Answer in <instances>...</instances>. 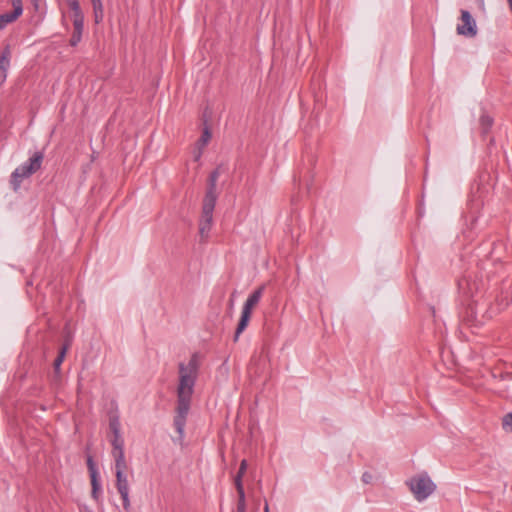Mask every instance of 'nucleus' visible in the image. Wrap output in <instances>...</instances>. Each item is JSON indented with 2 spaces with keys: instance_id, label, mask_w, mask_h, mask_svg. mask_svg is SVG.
<instances>
[{
  "instance_id": "nucleus-15",
  "label": "nucleus",
  "mask_w": 512,
  "mask_h": 512,
  "mask_svg": "<svg viewBox=\"0 0 512 512\" xmlns=\"http://www.w3.org/2000/svg\"><path fill=\"white\" fill-rule=\"evenodd\" d=\"M95 21L99 22L103 18V6L101 0H91Z\"/></svg>"
},
{
  "instance_id": "nucleus-28",
  "label": "nucleus",
  "mask_w": 512,
  "mask_h": 512,
  "mask_svg": "<svg viewBox=\"0 0 512 512\" xmlns=\"http://www.w3.org/2000/svg\"><path fill=\"white\" fill-rule=\"evenodd\" d=\"M246 511V501H238L236 512H245Z\"/></svg>"
},
{
  "instance_id": "nucleus-4",
  "label": "nucleus",
  "mask_w": 512,
  "mask_h": 512,
  "mask_svg": "<svg viewBox=\"0 0 512 512\" xmlns=\"http://www.w3.org/2000/svg\"><path fill=\"white\" fill-rule=\"evenodd\" d=\"M407 484L418 501L427 499L436 489V485L425 473L412 477Z\"/></svg>"
},
{
  "instance_id": "nucleus-31",
  "label": "nucleus",
  "mask_w": 512,
  "mask_h": 512,
  "mask_svg": "<svg viewBox=\"0 0 512 512\" xmlns=\"http://www.w3.org/2000/svg\"><path fill=\"white\" fill-rule=\"evenodd\" d=\"M100 488H101V487L92 488V493H91V494H92V497H93L94 499H96V500H97V499H98V497H99Z\"/></svg>"
},
{
  "instance_id": "nucleus-14",
  "label": "nucleus",
  "mask_w": 512,
  "mask_h": 512,
  "mask_svg": "<svg viewBox=\"0 0 512 512\" xmlns=\"http://www.w3.org/2000/svg\"><path fill=\"white\" fill-rule=\"evenodd\" d=\"M211 132H210V129L206 126L204 129H203V132H202V135L201 137L199 138V140L196 142V146L200 149H203L206 147V145L209 143V141L211 140Z\"/></svg>"
},
{
  "instance_id": "nucleus-20",
  "label": "nucleus",
  "mask_w": 512,
  "mask_h": 512,
  "mask_svg": "<svg viewBox=\"0 0 512 512\" xmlns=\"http://www.w3.org/2000/svg\"><path fill=\"white\" fill-rule=\"evenodd\" d=\"M246 469H247V461L246 460H242L241 463H240L239 471H238V473H237V475L235 476L234 479L242 480V477L245 474Z\"/></svg>"
},
{
  "instance_id": "nucleus-1",
  "label": "nucleus",
  "mask_w": 512,
  "mask_h": 512,
  "mask_svg": "<svg viewBox=\"0 0 512 512\" xmlns=\"http://www.w3.org/2000/svg\"><path fill=\"white\" fill-rule=\"evenodd\" d=\"M199 367L200 356L198 353H194L188 363L185 364L181 362L178 365L179 383L177 387V407L174 417V426L179 434L180 440L184 438L186 418L190 409Z\"/></svg>"
},
{
  "instance_id": "nucleus-9",
  "label": "nucleus",
  "mask_w": 512,
  "mask_h": 512,
  "mask_svg": "<svg viewBox=\"0 0 512 512\" xmlns=\"http://www.w3.org/2000/svg\"><path fill=\"white\" fill-rule=\"evenodd\" d=\"M112 456L115 461V474L125 473L127 469V463L125 460L124 451L122 452H112Z\"/></svg>"
},
{
  "instance_id": "nucleus-12",
  "label": "nucleus",
  "mask_w": 512,
  "mask_h": 512,
  "mask_svg": "<svg viewBox=\"0 0 512 512\" xmlns=\"http://www.w3.org/2000/svg\"><path fill=\"white\" fill-rule=\"evenodd\" d=\"M116 488L118 492L129 491V484L125 473L116 474Z\"/></svg>"
},
{
  "instance_id": "nucleus-13",
  "label": "nucleus",
  "mask_w": 512,
  "mask_h": 512,
  "mask_svg": "<svg viewBox=\"0 0 512 512\" xmlns=\"http://www.w3.org/2000/svg\"><path fill=\"white\" fill-rule=\"evenodd\" d=\"M69 346H70V343H69V341H67L64 344V346L61 348L59 355L57 356V358L54 361L53 366H54V370L56 373H58L60 371V366L65 358V355H66V352H67Z\"/></svg>"
},
{
  "instance_id": "nucleus-10",
  "label": "nucleus",
  "mask_w": 512,
  "mask_h": 512,
  "mask_svg": "<svg viewBox=\"0 0 512 512\" xmlns=\"http://www.w3.org/2000/svg\"><path fill=\"white\" fill-rule=\"evenodd\" d=\"M11 46L9 44L5 45L3 50L0 52V69L8 72V69L10 67V60H11Z\"/></svg>"
},
{
  "instance_id": "nucleus-11",
  "label": "nucleus",
  "mask_w": 512,
  "mask_h": 512,
  "mask_svg": "<svg viewBox=\"0 0 512 512\" xmlns=\"http://www.w3.org/2000/svg\"><path fill=\"white\" fill-rule=\"evenodd\" d=\"M110 443L113 447L112 452L124 451V441L121 436V432L112 433V436L110 437Z\"/></svg>"
},
{
  "instance_id": "nucleus-19",
  "label": "nucleus",
  "mask_w": 512,
  "mask_h": 512,
  "mask_svg": "<svg viewBox=\"0 0 512 512\" xmlns=\"http://www.w3.org/2000/svg\"><path fill=\"white\" fill-rule=\"evenodd\" d=\"M109 429H110L111 433L121 432L120 431V421L117 416H113L110 418Z\"/></svg>"
},
{
  "instance_id": "nucleus-18",
  "label": "nucleus",
  "mask_w": 512,
  "mask_h": 512,
  "mask_svg": "<svg viewBox=\"0 0 512 512\" xmlns=\"http://www.w3.org/2000/svg\"><path fill=\"white\" fill-rule=\"evenodd\" d=\"M69 9L73 12L74 16L80 17V4L77 0H67Z\"/></svg>"
},
{
  "instance_id": "nucleus-27",
  "label": "nucleus",
  "mask_w": 512,
  "mask_h": 512,
  "mask_svg": "<svg viewBox=\"0 0 512 512\" xmlns=\"http://www.w3.org/2000/svg\"><path fill=\"white\" fill-rule=\"evenodd\" d=\"M81 40V34H73L72 38L70 39V45L76 46Z\"/></svg>"
},
{
  "instance_id": "nucleus-33",
  "label": "nucleus",
  "mask_w": 512,
  "mask_h": 512,
  "mask_svg": "<svg viewBox=\"0 0 512 512\" xmlns=\"http://www.w3.org/2000/svg\"><path fill=\"white\" fill-rule=\"evenodd\" d=\"M264 512H269V507H268V504L265 503V506H264Z\"/></svg>"
},
{
  "instance_id": "nucleus-3",
  "label": "nucleus",
  "mask_w": 512,
  "mask_h": 512,
  "mask_svg": "<svg viewBox=\"0 0 512 512\" xmlns=\"http://www.w3.org/2000/svg\"><path fill=\"white\" fill-rule=\"evenodd\" d=\"M264 290H265L264 285L258 287L256 290L253 291V293H251L249 295V297L245 301L243 308H242L241 317H240L239 323H238L236 331H235L234 341L238 340L240 334L248 326V323L250 321V317L252 314V310L259 304V302L263 296Z\"/></svg>"
},
{
  "instance_id": "nucleus-21",
  "label": "nucleus",
  "mask_w": 512,
  "mask_h": 512,
  "mask_svg": "<svg viewBox=\"0 0 512 512\" xmlns=\"http://www.w3.org/2000/svg\"><path fill=\"white\" fill-rule=\"evenodd\" d=\"M122 501H123V508L125 510H128L130 508V499H129V491L126 492H119Z\"/></svg>"
},
{
  "instance_id": "nucleus-30",
  "label": "nucleus",
  "mask_w": 512,
  "mask_h": 512,
  "mask_svg": "<svg viewBox=\"0 0 512 512\" xmlns=\"http://www.w3.org/2000/svg\"><path fill=\"white\" fill-rule=\"evenodd\" d=\"M7 78V72L0 69V86L5 82Z\"/></svg>"
},
{
  "instance_id": "nucleus-32",
  "label": "nucleus",
  "mask_w": 512,
  "mask_h": 512,
  "mask_svg": "<svg viewBox=\"0 0 512 512\" xmlns=\"http://www.w3.org/2000/svg\"><path fill=\"white\" fill-rule=\"evenodd\" d=\"M507 2H508V5H509L510 10H511V12H512V0H507Z\"/></svg>"
},
{
  "instance_id": "nucleus-7",
  "label": "nucleus",
  "mask_w": 512,
  "mask_h": 512,
  "mask_svg": "<svg viewBox=\"0 0 512 512\" xmlns=\"http://www.w3.org/2000/svg\"><path fill=\"white\" fill-rule=\"evenodd\" d=\"M457 32H476V21L466 10H461L460 23L457 25Z\"/></svg>"
},
{
  "instance_id": "nucleus-5",
  "label": "nucleus",
  "mask_w": 512,
  "mask_h": 512,
  "mask_svg": "<svg viewBox=\"0 0 512 512\" xmlns=\"http://www.w3.org/2000/svg\"><path fill=\"white\" fill-rule=\"evenodd\" d=\"M215 204L216 203H213L210 200L203 201L202 216L199 223V233L203 240L207 239L211 230Z\"/></svg>"
},
{
  "instance_id": "nucleus-16",
  "label": "nucleus",
  "mask_w": 512,
  "mask_h": 512,
  "mask_svg": "<svg viewBox=\"0 0 512 512\" xmlns=\"http://www.w3.org/2000/svg\"><path fill=\"white\" fill-rule=\"evenodd\" d=\"M502 429L505 432L512 433V412L507 413L502 418Z\"/></svg>"
},
{
  "instance_id": "nucleus-25",
  "label": "nucleus",
  "mask_w": 512,
  "mask_h": 512,
  "mask_svg": "<svg viewBox=\"0 0 512 512\" xmlns=\"http://www.w3.org/2000/svg\"><path fill=\"white\" fill-rule=\"evenodd\" d=\"M362 481L365 483V484H370L372 483L373 481V475L370 473V472H364L362 474Z\"/></svg>"
},
{
  "instance_id": "nucleus-23",
  "label": "nucleus",
  "mask_w": 512,
  "mask_h": 512,
  "mask_svg": "<svg viewBox=\"0 0 512 512\" xmlns=\"http://www.w3.org/2000/svg\"><path fill=\"white\" fill-rule=\"evenodd\" d=\"M87 467H88V470H89V474H96V473H98L96 464L94 463V461H93L91 456H89L87 458Z\"/></svg>"
},
{
  "instance_id": "nucleus-2",
  "label": "nucleus",
  "mask_w": 512,
  "mask_h": 512,
  "mask_svg": "<svg viewBox=\"0 0 512 512\" xmlns=\"http://www.w3.org/2000/svg\"><path fill=\"white\" fill-rule=\"evenodd\" d=\"M43 154L35 152L25 163L17 167L11 174L10 183L14 191L20 188L22 181L37 172L42 164Z\"/></svg>"
},
{
  "instance_id": "nucleus-29",
  "label": "nucleus",
  "mask_w": 512,
  "mask_h": 512,
  "mask_svg": "<svg viewBox=\"0 0 512 512\" xmlns=\"http://www.w3.org/2000/svg\"><path fill=\"white\" fill-rule=\"evenodd\" d=\"M481 122L483 125L490 127L492 125V119L489 116H482Z\"/></svg>"
},
{
  "instance_id": "nucleus-17",
  "label": "nucleus",
  "mask_w": 512,
  "mask_h": 512,
  "mask_svg": "<svg viewBox=\"0 0 512 512\" xmlns=\"http://www.w3.org/2000/svg\"><path fill=\"white\" fill-rule=\"evenodd\" d=\"M234 484L238 493V501H246L242 480L234 479Z\"/></svg>"
},
{
  "instance_id": "nucleus-26",
  "label": "nucleus",
  "mask_w": 512,
  "mask_h": 512,
  "mask_svg": "<svg viewBox=\"0 0 512 512\" xmlns=\"http://www.w3.org/2000/svg\"><path fill=\"white\" fill-rule=\"evenodd\" d=\"M202 153H203V149H200L195 145V148L193 151L194 160L199 161L202 156Z\"/></svg>"
},
{
  "instance_id": "nucleus-8",
  "label": "nucleus",
  "mask_w": 512,
  "mask_h": 512,
  "mask_svg": "<svg viewBox=\"0 0 512 512\" xmlns=\"http://www.w3.org/2000/svg\"><path fill=\"white\" fill-rule=\"evenodd\" d=\"M218 169L214 170L209 176L208 189L206 191L205 197L203 201L210 200L213 203H216L217 193H216V183L219 178Z\"/></svg>"
},
{
  "instance_id": "nucleus-6",
  "label": "nucleus",
  "mask_w": 512,
  "mask_h": 512,
  "mask_svg": "<svg viewBox=\"0 0 512 512\" xmlns=\"http://www.w3.org/2000/svg\"><path fill=\"white\" fill-rule=\"evenodd\" d=\"M13 6L11 12H6L0 15V30L4 29L8 23L14 22L23 11L21 0H10Z\"/></svg>"
},
{
  "instance_id": "nucleus-24",
  "label": "nucleus",
  "mask_w": 512,
  "mask_h": 512,
  "mask_svg": "<svg viewBox=\"0 0 512 512\" xmlns=\"http://www.w3.org/2000/svg\"><path fill=\"white\" fill-rule=\"evenodd\" d=\"M91 479V486L92 488L101 487L99 482V476L98 473L96 474H90Z\"/></svg>"
},
{
  "instance_id": "nucleus-22",
  "label": "nucleus",
  "mask_w": 512,
  "mask_h": 512,
  "mask_svg": "<svg viewBox=\"0 0 512 512\" xmlns=\"http://www.w3.org/2000/svg\"><path fill=\"white\" fill-rule=\"evenodd\" d=\"M75 32H81L83 29V17L80 13V17L74 16Z\"/></svg>"
}]
</instances>
